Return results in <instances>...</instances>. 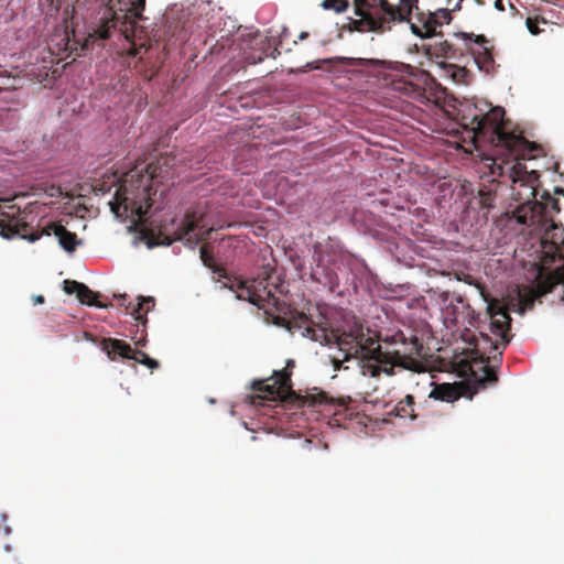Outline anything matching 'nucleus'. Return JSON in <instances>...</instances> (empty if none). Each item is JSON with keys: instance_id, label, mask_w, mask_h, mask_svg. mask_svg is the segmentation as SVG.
<instances>
[{"instance_id": "f257e3e1", "label": "nucleus", "mask_w": 564, "mask_h": 564, "mask_svg": "<svg viewBox=\"0 0 564 564\" xmlns=\"http://www.w3.org/2000/svg\"><path fill=\"white\" fill-rule=\"evenodd\" d=\"M274 325L285 327L290 333H299L312 341L328 345L334 343L344 354V359H334V368L339 369L344 360L358 358L362 362V373L379 377L382 372L392 376L394 367L414 372L424 371V366L416 359L421 356L422 344L415 335L406 337L399 330L384 338L361 324L345 328H328L326 314L319 306H310L307 313L295 311L291 317H278Z\"/></svg>"}, {"instance_id": "f03ea898", "label": "nucleus", "mask_w": 564, "mask_h": 564, "mask_svg": "<svg viewBox=\"0 0 564 564\" xmlns=\"http://www.w3.org/2000/svg\"><path fill=\"white\" fill-rule=\"evenodd\" d=\"M419 0H356L359 19L349 18L350 31L384 33L393 23L410 22L413 34L422 39L442 35L437 31L452 21L448 9L424 12L417 7Z\"/></svg>"}, {"instance_id": "7ed1b4c3", "label": "nucleus", "mask_w": 564, "mask_h": 564, "mask_svg": "<svg viewBox=\"0 0 564 564\" xmlns=\"http://www.w3.org/2000/svg\"><path fill=\"white\" fill-rule=\"evenodd\" d=\"M508 175L512 183V198L518 205L507 216L517 224L532 227V232L541 234L544 249L550 246L557 251L558 246L564 242V230L560 235L554 232L560 229L553 219V215L561 210L557 198L544 192L542 200L536 199L534 182L538 175L534 171L529 172L522 162H514L508 167Z\"/></svg>"}, {"instance_id": "20e7f679", "label": "nucleus", "mask_w": 564, "mask_h": 564, "mask_svg": "<svg viewBox=\"0 0 564 564\" xmlns=\"http://www.w3.org/2000/svg\"><path fill=\"white\" fill-rule=\"evenodd\" d=\"M200 260L205 267L210 269L217 275V280L226 279L221 288L228 289L236 294L241 301H248L256 305L259 310L272 319L274 324L278 317H291L296 310L291 311L290 307L281 301L276 294L284 292V285L280 278L275 275V269L270 264L262 267L261 271L252 279H241L230 276L225 268L218 265L214 254L206 248L199 250Z\"/></svg>"}, {"instance_id": "39448f33", "label": "nucleus", "mask_w": 564, "mask_h": 564, "mask_svg": "<svg viewBox=\"0 0 564 564\" xmlns=\"http://www.w3.org/2000/svg\"><path fill=\"white\" fill-rule=\"evenodd\" d=\"M175 162L174 155L165 153L147 165L138 163L121 180L115 199L110 202L111 212L116 216L127 213L135 215V224L142 225L156 194V181L166 177Z\"/></svg>"}, {"instance_id": "423d86ee", "label": "nucleus", "mask_w": 564, "mask_h": 564, "mask_svg": "<svg viewBox=\"0 0 564 564\" xmlns=\"http://www.w3.org/2000/svg\"><path fill=\"white\" fill-rule=\"evenodd\" d=\"M489 318L488 330L480 332V337L474 339L475 357L473 358L471 373L482 387L491 386L498 381L497 371L489 365L490 359L501 356L502 350L510 341L511 317L507 305L498 299H485Z\"/></svg>"}, {"instance_id": "0eeeda50", "label": "nucleus", "mask_w": 564, "mask_h": 564, "mask_svg": "<svg viewBox=\"0 0 564 564\" xmlns=\"http://www.w3.org/2000/svg\"><path fill=\"white\" fill-rule=\"evenodd\" d=\"M479 113L478 140H489L495 147L509 153L516 162L534 159V151L540 147L527 140L522 134L508 131L505 120V109L491 107L486 101L476 102Z\"/></svg>"}, {"instance_id": "6e6552de", "label": "nucleus", "mask_w": 564, "mask_h": 564, "mask_svg": "<svg viewBox=\"0 0 564 564\" xmlns=\"http://www.w3.org/2000/svg\"><path fill=\"white\" fill-rule=\"evenodd\" d=\"M145 0H106V12L99 24L88 33L83 50H89L97 41L108 40L113 30L128 37L137 21L143 19Z\"/></svg>"}, {"instance_id": "1a4fd4ad", "label": "nucleus", "mask_w": 564, "mask_h": 564, "mask_svg": "<svg viewBox=\"0 0 564 564\" xmlns=\"http://www.w3.org/2000/svg\"><path fill=\"white\" fill-rule=\"evenodd\" d=\"M20 209L15 206H8L7 209L0 207V235L10 239L20 237L34 242L42 236H55L63 250L73 253L82 240L73 231H69L59 223H48L41 230L32 231L30 226L20 218Z\"/></svg>"}, {"instance_id": "9d476101", "label": "nucleus", "mask_w": 564, "mask_h": 564, "mask_svg": "<svg viewBox=\"0 0 564 564\" xmlns=\"http://www.w3.org/2000/svg\"><path fill=\"white\" fill-rule=\"evenodd\" d=\"M473 45V33L457 32L448 39L423 44L421 52L440 68L442 62H464Z\"/></svg>"}, {"instance_id": "9b49d317", "label": "nucleus", "mask_w": 564, "mask_h": 564, "mask_svg": "<svg viewBox=\"0 0 564 564\" xmlns=\"http://www.w3.org/2000/svg\"><path fill=\"white\" fill-rule=\"evenodd\" d=\"M295 362L292 359L286 361L285 368L274 371L269 379L256 382L253 388L256 391L254 399L268 401H285L294 395L292 390V369Z\"/></svg>"}, {"instance_id": "f8f14e48", "label": "nucleus", "mask_w": 564, "mask_h": 564, "mask_svg": "<svg viewBox=\"0 0 564 564\" xmlns=\"http://www.w3.org/2000/svg\"><path fill=\"white\" fill-rule=\"evenodd\" d=\"M204 213L198 208H188L182 217L174 216L159 227L158 243L170 246L203 227Z\"/></svg>"}, {"instance_id": "ddd939ff", "label": "nucleus", "mask_w": 564, "mask_h": 564, "mask_svg": "<svg viewBox=\"0 0 564 564\" xmlns=\"http://www.w3.org/2000/svg\"><path fill=\"white\" fill-rule=\"evenodd\" d=\"M564 282V265L556 268L549 278L547 282L539 283L536 286L521 285L517 289V299L519 313L532 310L536 299L545 295L552 290V286Z\"/></svg>"}, {"instance_id": "4468645a", "label": "nucleus", "mask_w": 564, "mask_h": 564, "mask_svg": "<svg viewBox=\"0 0 564 564\" xmlns=\"http://www.w3.org/2000/svg\"><path fill=\"white\" fill-rule=\"evenodd\" d=\"M471 56L480 70L489 72L494 64V57L487 47V40L484 35L473 33V45L468 57Z\"/></svg>"}, {"instance_id": "2eb2a0df", "label": "nucleus", "mask_w": 564, "mask_h": 564, "mask_svg": "<svg viewBox=\"0 0 564 564\" xmlns=\"http://www.w3.org/2000/svg\"><path fill=\"white\" fill-rule=\"evenodd\" d=\"M466 311V315L469 318L468 323L470 325H475V311L470 307L468 303H465L460 296H456L454 300L449 302L443 308V316L445 321L451 322L453 324H458L463 322V314Z\"/></svg>"}, {"instance_id": "dca6fc26", "label": "nucleus", "mask_w": 564, "mask_h": 564, "mask_svg": "<svg viewBox=\"0 0 564 564\" xmlns=\"http://www.w3.org/2000/svg\"><path fill=\"white\" fill-rule=\"evenodd\" d=\"M433 389L431 390L429 398L434 400L453 403L460 399L464 394L463 382L453 383H434L431 382Z\"/></svg>"}, {"instance_id": "f3484780", "label": "nucleus", "mask_w": 564, "mask_h": 564, "mask_svg": "<svg viewBox=\"0 0 564 564\" xmlns=\"http://www.w3.org/2000/svg\"><path fill=\"white\" fill-rule=\"evenodd\" d=\"M479 111L477 110V104L466 105L463 109L459 110V123L460 126L471 133V140H478V130L477 126L479 124Z\"/></svg>"}, {"instance_id": "a211bd4d", "label": "nucleus", "mask_w": 564, "mask_h": 564, "mask_svg": "<svg viewBox=\"0 0 564 564\" xmlns=\"http://www.w3.org/2000/svg\"><path fill=\"white\" fill-rule=\"evenodd\" d=\"M102 349L111 360H115L116 356L132 359L134 352L128 343L116 338H105L102 340Z\"/></svg>"}, {"instance_id": "6ab92c4d", "label": "nucleus", "mask_w": 564, "mask_h": 564, "mask_svg": "<svg viewBox=\"0 0 564 564\" xmlns=\"http://www.w3.org/2000/svg\"><path fill=\"white\" fill-rule=\"evenodd\" d=\"M440 72L441 76L451 79L455 84H467L470 76L466 66H459L456 62H442Z\"/></svg>"}, {"instance_id": "aec40b11", "label": "nucleus", "mask_w": 564, "mask_h": 564, "mask_svg": "<svg viewBox=\"0 0 564 564\" xmlns=\"http://www.w3.org/2000/svg\"><path fill=\"white\" fill-rule=\"evenodd\" d=\"M139 300L140 302L137 306L132 307L131 315H133L134 319L145 324V315L154 306V300L153 297H139Z\"/></svg>"}, {"instance_id": "412c9836", "label": "nucleus", "mask_w": 564, "mask_h": 564, "mask_svg": "<svg viewBox=\"0 0 564 564\" xmlns=\"http://www.w3.org/2000/svg\"><path fill=\"white\" fill-rule=\"evenodd\" d=\"M394 410L395 414L400 417H416L414 413V398L411 394H408L403 400L398 402Z\"/></svg>"}, {"instance_id": "4be33fe9", "label": "nucleus", "mask_w": 564, "mask_h": 564, "mask_svg": "<svg viewBox=\"0 0 564 564\" xmlns=\"http://www.w3.org/2000/svg\"><path fill=\"white\" fill-rule=\"evenodd\" d=\"M76 296L83 304H87L89 306H97V307H107V305L97 302V297L99 296V294L91 291L84 283L82 284L80 289L78 290Z\"/></svg>"}, {"instance_id": "5701e85b", "label": "nucleus", "mask_w": 564, "mask_h": 564, "mask_svg": "<svg viewBox=\"0 0 564 564\" xmlns=\"http://www.w3.org/2000/svg\"><path fill=\"white\" fill-rule=\"evenodd\" d=\"M349 3L347 0H323L321 7L324 10H332L336 13L345 12Z\"/></svg>"}, {"instance_id": "b1692460", "label": "nucleus", "mask_w": 564, "mask_h": 564, "mask_svg": "<svg viewBox=\"0 0 564 564\" xmlns=\"http://www.w3.org/2000/svg\"><path fill=\"white\" fill-rule=\"evenodd\" d=\"M319 265H317V268L312 272V278L319 282V283H323L324 285H333L334 284V273L332 270L327 269V268H324L322 267V271H323V276H319Z\"/></svg>"}, {"instance_id": "393cba45", "label": "nucleus", "mask_w": 564, "mask_h": 564, "mask_svg": "<svg viewBox=\"0 0 564 564\" xmlns=\"http://www.w3.org/2000/svg\"><path fill=\"white\" fill-rule=\"evenodd\" d=\"M132 360L147 366L150 369H156L159 367V362L149 357L144 351L142 350H134Z\"/></svg>"}, {"instance_id": "a878e982", "label": "nucleus", "mask_w": 564, "mask_h": 564, "mask_svg": "<svg viewBox=\"0 0 564 564\" xmlns=\"http://www.w3.org/2000/svg\"><path fill=\"white\" fill-rule=\"evenodd\" d=\"M390 65L391 69L400 72L402 75L408 76L409 78H414L417 76L419 70L410 64L394 62L393 65L392 63H390Z\"/></svg>"}, {"instance_id": "bb28decb", "label": "nucleus", "mask_w": 564, "mask_h": 564, "mask_svg": "<svg viewBox=\"0 0 564 564\" xmlns=\"http://www.w3.org/2000/svg\"><path fill=\"white\" fill-rule=\"evenodd\" d=\"M495 203V193L491 189L479 191V204L482 208L490 209L494 207Z\"/></svg>"}, {"instance_id": "cd10ccee", "label": "nucleus", "mask_w": 564, "mask_h": 564, "mask_svg": "<svg viewBox=\"0 0 564 564\" xmlns=\"http://www.w3.org/2000/svg\"><path fill=\"white\" fill-rule=\"evenodd\" d=\"M348 64L351 66L369 67V66L382 65V64H384V62H381L379 59L349 58Z\"/></svg>"}, {"instance_id": "c85d7f7f", "label": "nucleus", "mask_w": 564, "mask_h": 564, "mask_svg": "<svg viewBox=\"0 0 564 564\" xmlns=\"http://www.w3.org/2000/svg\"><path fill=\"white\" fill-rule=\"evenodd\" d=\"M328 402V398L324 392H319L317 394H308L305 397L304 403L308 404H322Z\"/></svg>"}, {"instance_id": "c756f323", "label": "nucleus", "mask_w": 564, "mask_h": 564, "mask_svg": "<svg viewBox=\"0 0 564 564\" xmlns=\"http://www.w3.org/2000/svg\"><path fill=\"white\" fill-rule=\"evenodd\" d=\"M83 283L80 282H77L75 280H65L63 282V290L66 294H76L77 295V292L78 290L80 289Z\"/></svg>"}, {"instance_id": "7c9ffc66", "label": "nucleus", "mask_w": 564, "mask_h": 564, "mask_svg": "<svg viewBox=\"0 0 564 564\" xmlns=\"http://www.w3.org/2000/svg\"><path fill=\"white\" fill-rule=\"evenodd\" d=\"M539 22L540 20L538 18L527 19L525 24L531 34L538 35L541 33V30L539 29Z\"/></svg>"}, {"instance_id": "2f4dec72", "label": "nucleus", "mask_w": 564, "mask_h": 564, "mask_svg": "<svg viewBox=\"0 0 564 564\" xmlns=\"http://www.w3.org/2000/svg\"><path fill=\"white\" fill-rule=\"evenodd\" d=\"M494 6L498 11H505V6L502 0H494Z\"/></svg>"}, {"instance_id": "473e14b6", "label": "nucleus", "mask_w": 564, "mask_h": 564, "mask_svg": "<svg viewBox=\"0 0 564 564\" xmlns=\"http://www.w3.org/2000/svg\"><path fill=\"white\" fill-rule=\"evenodd\" d=\"M35 304H43L44 303V296L43 295H36L33 297Z\"/></svg>"}, {"instance_id": "72a5a7b5", "label": "nucleus", "mask_w": 564, "mask_h": 564, "mask_svg": "<svg viewBox=\"0 0 564 564\" xmlns=\"http://www.w3.org/2000/svg\"><path fill=\"white\" fill-rule=\"evenodd\" d=\"M4 534L9 535L11 533V528L8 525L3 527Z\"/></svg>"}, {"instance_id": "f704fd0d", "label": "nucleus", "mask_w": 564, "mask_h": 564, "mask_svg": "<svg viewBox=\"0 0 564 564\" xmlns=\"http://www.w3.org/2000/svg\"><path fill=\"white\" fill-rule=\"evenodd\" d=\"M555 194H562V195H564V189H563V188H561V187H556V188H555Z\"/></svg>"}, {"instance_id": "c9c22d12", "label": "nucleus", "mask_w": 564, "mask_h": 564, "mask_svg": "<svg viewBox=\"0 0 564 564\" xmlns=\"http://www.w3.org/2000/svg\"><path fill=\"white\" fill-rule=\"evenodd\" d=\"M477 328H480L479 333H480L481 330L487 332L488 326H487V327H480V325H477Z\"/></svg>"}, {"instance_id": "e433bc0d", "label": "nucleus", "mask_w": 564, "mask_h": 564, "mask_svg": "<svg viewBox=\"0 0 564 564\" xmlns=\"http://www.w3.org/2000/svg\"><path fill=\"white\" fill-rule=\"evenodd\" d=\"M306 36H307V33H302V34L300 35V37H301V39H305Z\"/></svg>"}, {"instance_id": "4c0bfd02", "label": "nucleus", "mask_w": 564, "mask_h": 564, "mask_svg": "<svg viewBox=\"0 0 564 564\" xmlns=\"http://www.w3.org/2000/svg\"><path fill=\"white\" fill-rule=\"evenodd\" d=\"M479 141H485V140H484V139H479ZM473 142H474V143H477V142H478V140H477V141H474V140H473ZM475 148H478V144H475Z\"/></svg>"}, {"instance_id": "58836bf2", "label": "nucleus", "mask_w": 564, "mask_h": 564, "mask_svg": "<svg viewBox=\"0 0 564 564\" xmlns=\"http://www.w3.org/2000/svg\"><path fill=\"white\" fill-rule=\"evenodd\" d=\"M354 7L356 8V0H354ZM355 14H357V13L355 12ZM356 17H357L356 19H359L358 15H356Z\"/></svg>"}, {"instance_id": "ea45409f", "label": "nucleus", "mask_w": 564, "mask_h": 564, "mask_svg": "<svg viewBox=\"0 0 564 564\" xmlns=\"http://www.w3.org/2000/svg\"><path fill=\"white\" fill-rule=\"evenodd\" d=\"M481 296H484V299H486L485 293H481ZM487 299H490V297H489V296H487Z\"/></svg>"}]
</instances>
